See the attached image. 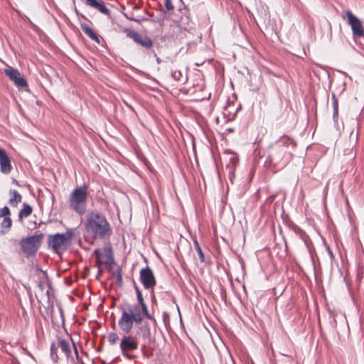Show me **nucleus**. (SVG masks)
I'll return each mask as SVG.
<instances>
[{"label": "nucleus", "mask_w": 364, "mask_h": 364, "mask_svg": "<svg viewBox=\"0 0 364 364\" xmlns=\"http://www.w3.org/2000/svg\"><path fill=\"white\" fill-rule=\"evenodd\" d=\"M171 76L176 81H181L183 75L180 70H173L171 72Z\"/></svg>", "instance_id": "obj_28"}, {"label": "nucleus", "mask_w": 364, "mask_h": 364, "mask_svg": "<svg viewBox=\"0 0 364 364\" xmlns=\"http://www.w3.org/2000/svg\"><path fill=\"white\" fill-rule=\"evenodd\" d=\"M87 187L85 185L75 188L70 195L69 204L72 210L80 215L86 212Z\"/></svg>", "instance_id": "obj_4"}, {"label": "nucleus", "mask_w": 364, "mask_h": 364, "mask_svg": "<svg viewBox=\"0 0 364 364\" xmlns=\"http://www.w3.org/2000/svg\"><path fill=\"white\" fill-rule=\"evenodd\" d=\"M119 339V336L116 333L112 332L108 335V341L111 345H114Z\"/></svg>", "instance_id": "obj_26"}, {"label": "nucleus", "mask_w": 364, "mask_h": 364, "mask_svg": "<svg viewBox=\"0 0 364 364\" xmlns=\"http://www.w3.org/2000/svg\"><path fill=\"white\" fill-rule=\"evenodd\" d=\"M296 143L284 135L269 146L267 162L277 169L284 168L291 160Z\"/></svg>", "instance_id": "obj_1"}, {"label": "nucleus", "mask_w": 364, "mask_h": 364, "mask_svg": "<svg viewBox=\"0 0 364 364\" xmlns=\"http://www.w3.org/2000/svg\"><path fill=\"white\" fill-rule=\"evenodd\" d=\"M12 169L11 160L6 151L0 148V170L4 174H9Z\"/></svg>", "instance_id": "obj_14"}, {"label": "nucleus", "mask_w": 364, "mask_h": 364, "mask_svg": "<svg viewBox=\"0 0 364 364\" xmlns=\"http://www.w3.org/2000/svg\"><path fill=\"white\" fill-rule=\"evenodd\" d=\"M138 347V343L134 338L130 336H124L121 340L120 349L123 355L128 350H133Z\"/></svg>", "instance_id": "obj_13"}, {"label": "nucleus", "mask_w": 364, "mask_h": 364, "mask_svg": "<svg viewBox=\"0 0 364 364\" xmlns=\"http://www.w3.org/2000/svg\"><path fill=\"white\" fill-rule=\"evenodd\" d=\"M58 346L66 357L69 358L71 355V350L68 341L60 338L58 341Z\"/></svg>", "instance_id": "obj_19"}, {"label": "nucleus", "mask_w": 364, "mask_h": 364, "mask_svg": "<svg viewBox=\"0 0 364 364\" xmlns=\"http://www.w3.org/2000/svg\"><path fill=\"white\" fill-rule=\"evenodd\" d=\"M346 15L353 36L356 37L364 36V29L360 21L350 11H346Z\"/></svg>", "instance_id": "obj_10"}, {"label": "nucleus", "mask_w": 364, "mask_h": 364, "mask_svg": "<svg viewBox=\"0 0 364 364\" xmlns=\"http://www.w3.org/2000/svg\"><path fill=\"white\" fill-rule=\"evenodd\" d=\"M81 29L89 38L95 41L96 43H100V39L97 35L87 24H81Z\"/></svg>", "instance_id": "obj_16"}, {"label": "nucleus", "mask_w": 364, "mask_h": 364, "mask_svg": "<svg viewBox=\"0 0 364 364\" xmlns=\"http://www.w3.org/2000/svg\"><path fill=\"white\" fill-rule=\"evenodd\" d=\"M134 289L136 291V299H137V304H139L141 306V310L144 316L151 321L154 325L156 324V321L155 318L149 314L148 310V306L146 304L144 301L142 293L141 290L139 289V287L134 283Z\"/></svg>", "instance_id": "obj_11"}, {"label": "nucleus", "mask_w": 364, "mask_h": 364, "mask_svg": "<svg viewBox=\"0 0 364 364\" xmlns=\"http://www.w3.org/2000/svg\"><path fill=\"white\" fill-rule=\"evenodd\" d=\"M194 246L195 249L198 255L199 259L200 262H204V255L203 253V251L196 240H194Z\"/></svg>", "instance_id": "obj_23"}, {"label": "nucleus", "mask_w": 364, "mask_h": 364, "mask_svg": "<svg viewBox=\"0 0 364 364\" xmlns=\"http://www.w3.org/2000/svg\"><path fill=\"white\" fill-rule=\"evenodd\" d=\"M141 306L139 304H128L127 309L122 312L121 318L119 320V326L124 334L131 332L134 323H141L144 320Z\"/></svg>", "instance_id": "obj_3"}, {"label": "nucleus", "mask_w": 364, "mask_h": 364, "mask_svg": "<svg viewBox=\"0 0 364 364\" xmlns=\"http://www.w3.org/2000/svg\"><path fill=\"white\" fill-rule=\"evenodd\" d=\"M87 232L94 238L104 240L109 237L112 230L104 214L92 211L87 215L85 225Z\"/></svg>", "instance_id": "obj_2"}, {"label": "nucleus", "mask_w": 364, "mask_h": 364, "mask_svg": "<svg viewBox=\"0 0 364 364\" xmlns=\"http://www.w3.org/2000/svg\"><path fill=\"white\" fill-rule=\"evenodd\" d=\"M230 164H229L227 166V168H230V174L232 176H233V168H234V166H235V164H237V157L235 156H232L230 158Z\"/></svg>", "instance_id": "obj_25"}, {"label": "nucleus", "mask_w": 364, "mask_h": 364, "mask_svg": "<svg viewBox=\"0 0 364 364\" xmlns=\"http://www.w3.org/2000/svg\"><path fill=\"white\" fill-rule=\"evenodd\" d=\"M73 349H74V351H75V355L76 356V358L78 360L79 359V353H78V350H77V346H76V344L75 342L73 341Z\"/></svg>", "instance_id": "obj_32"}, {"label": "nucleus", "mask_w": 364, "mask_h": 364, "mask_svg": "<svg viewBox=\"0 0 364 364\" xmlns=\"http://www.w3.org/2000/svg\"><path fill=\"white\" fill-rule=\"evenodd\" d=\"M32 213V208L27 203H23L22 209L18 213V218L28 217Z\"/></svg>", "instance_id": "obj_21"}, {"label": "nucleus", "mask_w": 364, "mask_h": 364, "mask_svg": "<svg viewBox=\"0 0 364 364\" xmlns=\"http://www.w3.org/2000/svg\"><path fill=\"white\" fill-rule=\"evenodd\" d=\"M12 225V220L10 217L4 218L1 223V227L2 230L0 231V234H6L9 232Z\"/></svg>", "instance_id": "obj_20"}, {"label": "nucleus", "mask_w": 364, "mask_h": 364, "mask_svg": "<svg viewBox=\"0 0 364 364\" xmlns=\"http://www.w3.org/2000/svg\"><path fill=\"white\" fill-rule=\"evenodd\" d=\"M51 357H52V359H53V360L54 362H57V360H58V355H57V354H56V355H55V354H54V355H53V356H51Z\"/></svg>", "instance_id": "obj_37"}, {"label": "nucleus", "mask_w": 364, "mask_h": 364, "mask_svg": "<svg viewBox=\"0 0 364 364\" xmlns=\"http://www.w3.org/2000/svg\"><path fill=\"white\" fill-rule=\"evenodd\" d=\"M332 105H333V119L334 122H337L338 118V101L333 102L332 103Z\"/></svg>", "instance_id": "obj_24"}, {"label": "nucleus", "mask_w": 364, "mask_h": 364, "mask_svg": "<svg viewBox=\"0 0 364 364\" xmlns=\"http://www.w3.org/2000/svg\"><path fill=\"white\" fill-rule=\"evenodd\" d=\"M85 4L98 10L103 14L109 15L110 10L106 7L105 4L102 1L97 0H85Z\"/></svg>", "instance_id": "obj_15"}, {"label": "nucleus", "mask_w": 364, "mask_h": 364, "mask_svg": "<svg viewBox=\"0 0 364 364\" xmlns=\"http://www.w3.org/2000/svg\"><path fill=\"white\" fill-rule=\"evenodd\" d=\"M137 324V333L141 337V339L148 343L154 342V339L151 337L150 324L147 321H141Z\"/></svg>", "instance_id": "obj_12"}, {"label": "nucleus", "mask_w": 364, "mask_h": 364, "mask_svg": "<svg viewBox=\"0 0 364 364\" xmlns=\"http://www.w3.org/2000/svg\"><path fill=\"white\" fill-rule=\"evenodd\" d=\"M331 100H332V103H333V102H338V99L336 98V95H335V94H332Z\"/></svg>", "instance_id": "obj_35"}, {"label": "nucleus", "mask_w": 364, "mask_h": 364, "mask_svg": "<svg viewBox=\"0 0 364 364\" xmlns=\"http://www.w3.org/2000/svg\"><path fill=\"white\" fill-rule=\"evenodd\" d=\"M114 275L116 278V282L119 284H121L122 283V269L120 268H118L116 269V271L114 273Z\"/></svg>", "instance_id": "obj_27"}, {"label": "nucleus", "mask_w": 364, "mask_h": 364, "mask_svg": "<svg viewBox=\"0 0 364 364\" xmlns=\"http://www.w3.org/2000/svg\"><path fill=\"white\" fill-rule=\"evenodd\" d=\"M140 282L146 289H154L156 284V281L152 270L146 267L140 271L139 274Z\"/></svg>", "instance_id": "obj_8"}, {"label": "nucleus", "mask_w": 364, "mask_h": 364, "mask_svg": "<svg viewBox=\"0 0 364 364\" xmlns=\"http://www.w3.org/2000/svg\"><path fill=\"white\" fill-rule=\"evenodd\" d=\"M331 256H333V252H330Z\"/></svg>", "instance_id": "obj_40"}, {"label": "nucleus", "mask_w": 364, "mask_h": 364, "mask_svg": "<svg viewBox=\"0 0 364 364\" xmlns=\"http://www.w3.org/2000/svg\"><path fill=\"white\" fill-rule=\"evenodd\" d=\"M4 73L7 77L14 82V81L21 74L18 69L14 68L11 66L7 65L6 68H4Z\"/></svg>", "instance_id": "obj_18"}, {"label": "nucleus", "mask_w": 364, "mask_h": 364, "mask_svg": "<svg viewBox=\"0 0 364 364\" xmlns=\"http://www.w3.org/2000/svg\"><path fill=\"white\" fill-rule=\"evenodd\" d=\"M127 37L132 38L136 43L140 45L141 47L149 49L153 46L152 40L144 35L140 34L139 33L131 30H126Z\"/></svg>", "instance_id": "obj_9"}, {"label": "nucleus", "mask_w": 364, "mask_h": 364, "mask_svg": "<svg viewBox=\"0 0 364 364\" xmlns=\"http://www.w3.org/2000/svg\"><path fill=\"white\" fill-rule=\"evenodd\" d=\"M38 287H39L41 289H42V288H43V284H42V283H41V282H40V283L38 284Z\"/></svg>", "instance_id": "obj_39"}, {"label": "nucleus", "mask_w": 364, "mask_h": 364, "mask_svg": "<svg viewBox=\"0 0 364 364\" xmlns=\"http://www.w3.org/2000/svg\"><path fill=\"white\" fill-rule=\"evenodd\" d=\"M9 195L11 196L9 201V204L13 207H16L22 200L21 195L14 189L10 190Z\"/></svg>", "instance_id": "obj_17"}, {"label": "nucleus", "mask_w": 364, "mask_h": 364, "mask_svg": "<svg viewBox=\"0 0 364 364\" xmlns=\"http://www.w3.org/2000/svg\"><path fill=\"white\" fill-rule=\"evenodd\" d=\"M10 210L7 206H4V208L0 209V218L9 217Z\"/></svg>", "instance_id": "obj_29"}, {"label": "nucleus", "mask_w": 364, "mask_h": 364, "mask_svg": "<svg viewBox=\"0 0 364 364\" xmlns=\"http://www.w3.org/2000/svg\"><path fill=\"white\" fill-rule=\"evenodd\" d=\"M103 272L102 269V266L100 267V268H98V272L99 274H102Z\"/></svg>", "instance_id": "obj_38"}, {"label": "nucleus", "mask_w": 364, "mask_h": 364, "mask_svg": "<svg viewBox=\"0 0 364 364\" xmlns=\"http://www.w3.org/2000/svg\"><path fill=\"white\" fill-rule=\"evenodd\" d=\"M74 232L72 229H68L64 233H56L48 235V244L54 252L60 254L66 250L70 245Z\"/></svg>", "instance_id": "obj_5"}, {"label": "nucleus", "mask_w": 364, "mask_h": 364, "mask_svg": "<svg viewBox=\"0 0 364 364\" xmlns=\"http://www.w3.org/2000/svg\"><path fill=\"white\" fill-rule=\"evenodd\" d=\"M14 85L18 88H26L28 87V83L21 74L14 81Z\"/></svg>", "instance_id": "obj_22"}, {"label": "nucleus", "mask_w": 364, "mask_h": 364, "mask_svg": "<svg viewBox=\"0 0 364 364\" xmlns=\"http://www.w3.org/2000/svg\"><path fill=\"white\" fill-rule=\"evenodd\" d=\"M44 235L40 232H36L34 235L23 237L19 241L21 252L27 257H33L39 250Z\"/></svg>", "instance_id": "obj_6"}, {"label": "nucleus", "mask_w": 364, "mask_h": 364, "mask_svg": "<svg viewBox=\"0 0 364 364\" xmlns=\"http://www.w3.org/2000/svg\"><path fill=\"white\" fill-rule=\"evenodd\" d=\"M147 344H149V343L144 341V343L141 345V352H143L144 355H145V350H146Z\"/></svg>", "instance_id": "obj_33"}, {"label": "nucleus", "mask_w": 364, "mask_h": 364, "mask_svg": "<svg viewBox=\"0 0 364 364\" xmlns=\"http://www.w3.org/2000/svg\"><path fill=\"white\" fill-rule=\"evenodd\" d=\"M154 55L156 57V60L157 63L160 64L161 63V60L160 59V58H159L157 56L156 53L154 51Z\"/></svg>", "instance_id": "obj_34"}, {"label": "nucleus", "mask_w": 364, "mask_h": 364, "mask_svg": "<svg viewBox=\"0 0 364 364\" xmlns=\"http://www.w3.org/2000/svg\"><path fill=\"white\" fill-rule=\"evenodd\" d=\"M57 352V347L55 346V343H52L50 346V355L53 356L54 354L56 355Z\"/></svg>", "instance_id": "obj_31"}, {"label": "nucleus", "mask_w": 364, "mask_h": 364, "mask_svg": "<svg viewBox=\"0 0 364 364\" xmlns=\"http://www.w3.org/2000/svg\"><path fill=\"white\" fill-rule=\"evenodd\" d=\"M124 356H125L126 358H129V359H132V358H134L135 357V356H134V355H129V354H127L126 353H125V355H124Z\"/></svg>", "instance_id": "obj_36"}, {"label": "nucleus", "mask_w": 364, "mask_h": 364, "mask_svg": "<svg viewBox=\"0 0 364 364\" xmlns=\"http://www.w3.org/2000/svg\"><path fill=\"white\" fill-rule=\"evenodd\" d=\"M93 253L96 257V266L98 268L102 264L111 265L114 263L111 247L95 249Z\"/></svg>", "instance_id": "obj_7"}, {"label": "nucleus", "mask_w": 364, "mask_h": 364, "mask_svg": "<svg viewBox=\"0 0 364 364\" xmlns=\"http://www.w3.org/2000/svg\"><path fill=\"white\" fill-rule=\"evenodd\" d=\"M164 4L167 10L171 11L174 9V6L171 2V0H164Z\"/></svg>", "instance_id": "obj_30"}]
</instances>
